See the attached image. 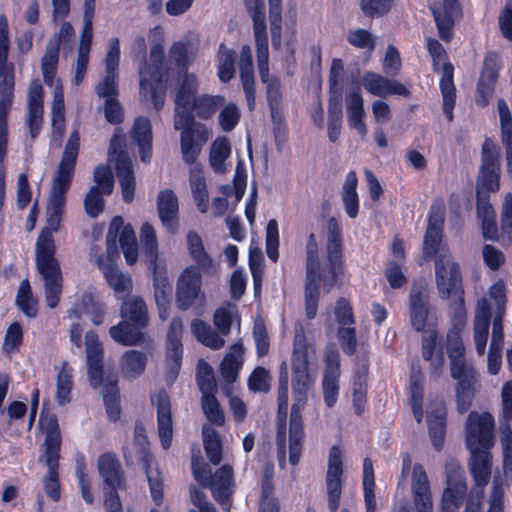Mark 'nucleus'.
<instances>
[{
  "label": "nucleus",
  "instance_id": "a18cd8bd",
  "mask_svg": "<svg viewBox=\"0 0 512 512\" xmlns=\"http://www.w3.org/2000/svg\"><path fill=\"white\" fill-rule=\"evenodd\" d=\"M189 184L198 209L202 213H205L209 207V197L206 180L201 165H194L190 167Z\"/></svg>",
  "mask_w": 512,
  "mask_h": 512
},
{
  "label": "nucleus",
  "instance_id": "1a4fd4ad",
  "mask_svg": "<svg viewBox=\"0 0 512 512\" xmlns=\"http://www.w3.org/2000/svg\"><path fill=\"white\" fill-rule=\"evenodd\" d=\"M494 419L487 412H470L465 424L466 445L469 451L490 450L494 445Z\"/></svg>",
  "mask_w": 512,
  "mask_h": 512
},
{
  "label": "nucleus",
  "instance_id": "aec40b11",
  "mask_svg": "<svg viewBox=\"0 0 512 512\" xmlns=\"http://www.w3.org/2000/svg\"><path fill=\"white\" fill-rule=\"evenodd\" d=\"M340 377V354L335 347H330L325 354V369L322 390L325 404L331 408L338 399Z\"/></svg>",
  "mask_w": 512,
  "mask_h": 512
},
{
  "label": "nucleus",
  "instance_id": "774afa93",
  "mask_svg": "<svg viewBox=\"0 0 512 512\" xmlns=\"http://www.w3.org/2000/svg\"><path fill=\"white\" fill-rule=\"evenodd\" d=\"M238 318V308L235 304L227 303L219 307L213 316L214 325L222 336L230 333L232 322Z\"/></svg>",
  "mask_w": 512,
  "mask_h": 512
},
{
  "label": "nucleus",
  "instance_id": "de8ad7c7",
  "mask_svg": "<svg viewBox=\"0 0 512 512\" xmlns=\"http://www.w3.org/2000/svg\"><path fill=\"white\" fill-rule=\"evenodd\" d=\"M348 123L362 137L367 135V127L364 123V100L358 92L350 93L346 98Z\"/></svg>",
  "mask_w": 512,
  "mask_h": 512
},
{
  "label": "nucleus",
  "instance_id": "0e129e2a",
  "mask_svg": "<svg viewBox=\"0 0 512 512\" xmlns=\"http://www.w3.org/2000/svg\"><path fill=\"white\" fill-rule=\"evenodd\" d=\"M273 470L272 464L268 463L264 467L263 478L261 484V503L259 512H274L277 511V504L273 495Z\"/></svg>",
  "mask_w": 512,
  "mask_h": 512
},
{
  "label": "nucleus",
  "instance_id": "13d9d810",
  "mask_svg": "<svg viewBox=\"0 0 512 512\" xmlns=\"http://www.w3.org/2000/svg\"><path fill=\"white\" fill-rule=\"evenodd\" d=\"M59 51L56 43H47L45 53L41 59V71L47 86L55 85V76L59 62Z\"/></svg>",
  "mask_w": 512,
  "mask_h": 512
},
{
  "label": "nucleus",
  "instance_id": "8fccbe9b",
  "mask_svg": "<svg viewBox=\"0 0 512 512\" xmlns=\"http://www.w3.org/2000/svg\"><path fill=\"white\" fill-rule=\"evenodd\" d=\"M191 331L200 343L213 350H218L225 344L223 336L203 320L195 319L192 321Z\"/></svg>",
  "mask_w": 512,
  "mask_h": 512
},
{
  "label": "nucleus",
  "instance_id": "338daca9",
  "mask_svg": "<svg viewBox=\"0 0 512 512\" xmlns=\"http://www.w3.org/2000/svg\"><path fill=\"white\" fill-rule=\"evenodd\" d=\"M217 75L221 82H229L235 73V53L233 50L228 49L225 44H220L217 53Z\"/></svg>",
  "mask_w": 512,
  "mask_h": 512
},
{
  "label": "nucleus",
  "instance_id": "cd10ccee",
  "mask_svg": "<svg viewBox=\"0 0 512 512\" xmlns=\"http://www.w3.org/2000/svg\"><path fill=\"white\" fill-rule=\"evenodd\" d=\"M456 380V404L457 411L461 414L467 412L475 397V389L479 382V374L475 368L460 371L457 376H451Z\"/></svg>",
  "mask_w": 512,
  "mask_h": 512
},
{
  "label": "nucleus",
  "instance_id": "a211bd4d",
  "mask_svg": "<svg viewBox=\"0 0 512 512\" xmlns=\"http://www.w3.org/2000/svg\"><path fill=\"white\" fill-rule=\"evenodd\" d=\"M176 299L179 308L182 310L188 309L195 301L203 304L201 274L197 267L189 266L180 275L177 282Z\"/></svg>",
  "mask_w": 512,
  "mask_h": 512
},
{
  "label": "nucleus",
  "instance_id": "c9c22d12",
  "mask_svg": "<svg viewBox=\"0 0 512 512\" xmlns=\"http://www.w3.org/2000/svg\"><path fill=\"white\" fill-rule=\"evenodd\" d=\"M157 210L163 226L170 233L177 231L178 199L175 193L166 189L159 193L157 198Z\"/></svg>",
  "mask_w": 512,
  "mask_h": 512
},
{
  "label": "nucleus",
  "instance_id": "49530a36",
  "mask_svg": "<svg viewBox=\"0 0 512 512\" xmlns=\"http://www.w3.org/2000/svg\"><path fill=\"white\" fill-rule=\"evenodd\" d=\"M120 229V245L137 243L132 226L130 224L124 225V221L120 216L114 217L107 233V252L110 255L116 253V237Z\"/></svg>",
  "mask_w": 512,
  "mask_h": 512
},
{
  "label": "nucleus",
  "instance_id": "c85d7f7f",
  "mask_svg": "<svg viewBox=\"0 0 512 512\" xmlns=\"http://www.w3.org/2000/svg\"><path fill=\"white\" fill-rule=\"evenodd\" d=\"M157 410L158 434L161 445L169 449L172 443L173 422L171 413V402L168 394L161 390L152 398Z\"/></svg>",
  "mask_w": 512,
  "mask_h": 512
},
{
  "label": "nucleus",
  "instance_id": "f8f14e48",
  "mask_svg": "<svg viewBox=\"0 0 512 512\" xmlns=\"http://www.w3.org/2000/svg\"><path fill=\"white\" fill-rule=\"evenodd\" d=\"M435 281L439 296L449 299L464 294L459 265L452 256L441 255L435 260Z\"/></svg>",
  "mask_w": 512,
  "mask_h": 512
},
{
  "label": "nucleus",
  "instance_id": "473e14b6",
  "mask_svg": "<svg viewBox=\"0 0 512 512\" xmlns=\"http://www.w3.org/2000/svg\"><path fill=\"white\" fill-rule=\"evenodd\" d=\"M498 77L497 56L489 54L484 59V67L477 83L478 105L484 107L488 104L494 92V85Z\"/></svg>",
  "mask_w": 512,
  "mask_h": 512
},
{
  "label": "nucleus",
  "instance_id": "20e7f679",
  "mask_svg": "<svg viewBox=\"0 0 512 512\" xmlns=\"http://www.w3.org/2000/svg\"><path fill=\"white\" fill-rule=\"evenodd\" d=\"M192 472L195 480L203 487L211 489L215 500L229 512L231 497L234 492L233 469L230 465H223L212 475L211 470L200 459L192 457Z\"/></svg>",
  "mask_w": 512,
  "mask_h": 512
},
{
  "label": "nucleus",
  "instance_id": "37998d69",
  "mask_svg": "<svg viewBox=\"0 0 512 512\" xmlns=\"http://www.w3.org/2000/svg\"><path fill=\"white\" fill-rule=\"evenodd\" d=\"M470 472L477 486L484 487L489 482L492 469L490 450L470 451Z\"/></svg>",
  "mask_w": 512,
  "mask_h": 512
},
{
  "label": "nucleus",
  "instance_id": "603ef678",
  "mask_svg": "<svg viewBox=\"0 0 512 512\" xmlns=\"http://www.w3.org/2000/svg\"><path fill=\"white\" fill-rule=\"evenodd\" d=\"M123 321H130L140 326H147L148 313L147 307L143 299L139 297H131L125 300L120 309Z\"/></svg>",
  "mask_w": 512,
  "mask_h": 512
},
{
  "label": "nucleus",
  "instance_id": "0eeeda50",
  "mask_svg": "<svg viewBox=\"0 0 512 512\" xmlns=\"http://www.w3.org/2000/svg\"><path fill=\"white\" fill-rule=\"evenodd\" d=\"M125 147L126 138L121 131L117 130L110 141L109 155L116 164V174L121 185L123 200L129 203L134 198L135 176Z\"/></svg>",
  "mask_w": 512,
  "mask_h": 512
},
{
  "label": "nucleus",
  "instance_id": "4c0bfd02",
  "mask_svg": "<svg viewBox=\"0 0 512 512\" xmlns=\"http://www.w3.org/2000/svg\"><path fill=\"white\" fill-rule=\"evenodd\" d=\"M447 410L443 402L430 407L427 415L430 438L435 449L440 450L444 443Z\"/></svg>",
  "mask_w": 512,
  "mask_h": 512
},
{
  "label": "nucleus",
  "instance_id": "4468645a",
  "mask_svg": "<svg viewBox=\"0 0 512 512\" xmlns=\"http://www.w3.org/2000/svg\"><path fill=\"white\" fill-rule=\"evenodd\" d=\"M447 487L442 496V512H455L463 502L466 493L464 471L459 463L450 460L445 465Z\"/></svg>",
  "mask_w": 512,
  "mask_h": 512
},
{
  "label": "nucleus",
  "instance_id": "79ce46f5",
  "mask_svg": "<svg viewBox=\"0 0 512 512\" xmlns=\"http://www.w3.org/2000/svg\"><path fill=\"white\" fill-rule=\"evenodd\" d=\"M182 332L183 325L179 318H173L167 335V360L172 365V372L176 374L182 359Z\"/></svg>",
  "mask_w": 512,
  "mask_h": 512
},
{
  "label": "nucleus",
  "instance_id": "9d476101",
  "mask_svg": "<svg viewBox=\"0 0 512 512\" xmlns=\"http://www.w3.org/2000/svg\"><path fill=\"white\" fill-rule=\"evenodd\" d=\"M96 0H84L83 4V26L80 33L77 49V60L74 69V84L82 83L89 62L93 40V20L95 16Z\"/></svg>",
  "mask_w": 512,
  "mask_h": 512
},
{
  "label": "nucleus",
  "instance_id": "a878e982",
  "mask_svg": "<svg viewBox=\"0 0 512 512\" xmlns=\"http://www.w3.org/2000/svg\"><path fill=\"white\" fill-rule=\"evenodd\" d=\"M86 358L90 384L98 387L103 382V347L94 331L85 335Z\"/></svg>",
  "mask_w": 512,
  "mask_h": 512
},
{
  "label": "nucleus",
  "instance_id": "72a5a7b5",
  "mask_svg": "<svg viewBox=\"0 0 512 512\" xmlns=\"http://www.w3.org/2000/svg\"><path fill=\"white\" fill-rule=\"evenodd\" d=\"M491 316V306L488 300L480 299L477 302L474 318V342L479 355H483L486 349Z\"/></svg>",
  "mask_w": 512,
  "mask_h": 512
},
{
  "label": "nucleus",
  "instance_id": "052dcab7",
  "mask_svg": "<svg viewBox=\"0 0 512 512\" xmlns=\"http://www.w3.org/2000/svg\"><path fill=\"white\" fill-rule=\"evenodd\" d=\"M186 240L189 254L198 267L204 271L212 268L213 261L206 252L201 237L195 231H189Z\"/></svg>",
  "mask_w": 512,
  "mask_h": 512
},
{
  "label": "nucleus",
  "instance_id": "c756f323",
  "mask_svg": "<svg viewBox=\"0 0 512 512\" xmlns=\"http://www.w3.org/2000/svg\"><path fill=\"white\" fill-rule=\"evenodd\" d=\"M28 115L26 124L32 139L40 133L43 124V88L39 80H33L28 88Z\"/></svg>",
  "mask_w": 512,
  "mask_h": 512
},
{
  "label": "nucleus",
  "instance_id": "9b49d317",
  "mask_svg": "<svg viewBox=\"0 0 512 512\" xmlns=\"http://www.w3.org/2000/svg\"><path fill=\"white\" fill-rule=\"evenodd\" d=\"M499 152L491 140H485L482 146V165L477 178V196L488 197L499 189Z\"/></svg>",
  "mask_w": 512,
  "mask_h": 512
},
{
  "label": "nucleus",
  "instance_id": "58836bf2",
  "mask_svg": "<svg viewBox=\"0 0 512 512\" xmlns=\"http://www.w3.org/2000/svg\"><path fill=\"white\" fill-rule=\"evenodd\" d=\"M98 470L104 483L111 488L110 491H116L124 483L121 464L112 453H104L98 459Z\"/></svg>",
  "mask_w": 512,
  "mask_h": 512
},
{
  "label": "nucleus",
  "instance_id": "e433bc0d",
  "mask_svg": "<svg viewBox=\"0 0 512 512\" xmlns=\"http://www.w3.org/2000/svg\"><path fill=\"white\" fill-rule=\"evenodd\" d=\"M131 137L139 148L141 161L149 163L152 158V126L147 117L135 119Z\"/></svg>",
  "mask_w": 512,
  "mask_h": 512
},
{
  "label": "nucleus",
  "instance_id": "b1692460",
  "mask_svg": "<svg viewBox=\"0 0 512 512\" xmlns=\"http://www.w3.org/2000/svg\"><path fill=\"white\" fill-rule=\"evenodd\" d=\"M438 34L441 40L448 42L453 37L454 19L460 14L457 0H442L441 4L430 5Z\"/></svg>",
  "mask_w": 512,
  "mask_h": 512
},
{
  "label": "nucleus",
  "instance_id": "ddd939ff",
  "mask_svg": "<svg viewBox=\"0 0 512 512\" xmlns=\"http://www.w3.org/2000/svg\"><path fill=\"white\" fill-rule=\"evenodd\" d=\"M95 185L90 188L84 199L86 213L96 218L104 208V196L113 191V175L107 166H98L94 170Z\"/></svg>",
  "mask_w": 512,
  "mask_h": 512
},
{
  "label": "nucleus",
  "instance_id": "f3484780",
  "mask_svg": "<svg viewBox=\"0 0 512 512\" xmlns=\"http://www.w3.org/2000/svg\"><path fill=\"white\" fill-rule=\"evenodd\" d=\"M421 355L428 363V375L431 381H438L445 371V357L438 332L430 329L424 332L421 340Z\"/></svg>",
  "mask_w": 512,
  "mask_h": 512
},
{
  "label": "nucleus",
  "instance_id": "412c9836",
  "mask_svg": "<svg viewBox=\"0 0 512 512\" xmlns=\"http://www.w3.org/2000/svg\"><path fill=\"white\" fill-rule=\"evenodd\" d=\"M409 311L412 327L423 331L429 314V288L425 281L413 283L409 294Z\"/></svg>",
  "mask_w": 512,
  "mask_h": 512
},
{
  "label": "nucleus",
  "instance_id": "39448f33",
  "mask_svg": "<svg viewBox=\"0 0 512 512\" xmlns=\"http://www.w3.org/2000/svg\"><path fill=\"white\" fill-rule=\"evenodd\" d=\"M305 311L308 319H313L317 314L320 284L326 282L321 272L319 259V247L316 235L310 233L305 246Z\"/></svg>",
  "mask_w": 512,
  "mask_h": 512
},
{
  "label": "nucleus",
  "instance_id": "c03bdc74",
  "mask_svg": "<svg viewBox=\"0 0 512 512\" xmlns=\"http://www.w3.org/2000/svg\"><path fill=\"white\" fill-rule=\"evenodd\" d=\"M148 355L139 350H128L120 359V370L124 378L133 380L140 377L146 369Z\"/></svg>",
  "mask_w": 512,
  "mask_h": 512
},
{
  "label": "nucleus",
  "instance_id": "5701e85b",
  "mask_svg": "<svg viewBox=\"0 0 512 512\" xmlns=\"http://www.w3.org/2000/svg\"><path fill=\"white\" fill-rule=\"evenodd\" d=\"M14 66L0 67V139H8L7 115L14 98Z\"/></svg>",
  "mask_w": 512,
  "mask_h": 512
},
{
  "label": "nucleus",
  "instance_id": "3c124183",
  "mask_svg": "<svg viewBox=\"0 0 512 512\" xmlns=\"http://www.w3.org/2000/svg\"><path fill=\"white\" fill-rule=\"evenodd\" d=\"M100 268L103 271L106 281L113 289L117 298H123L126 294L131 292L133 285L129 275L124 274L122 271L112 265H100Z\"/></svg>",
  "mask_w": 512,
  "mask_h": 512
},
{
  "label": "nucleus",
  "instance_id": "4d7b16f0",
  "mask_svg": "<svg viewBox=\"0 0 512 512\" xmlns=\"http://www.w3.org/2000/svg\"><path fill=\"white\" fill-rule=\"evenodd\" d=\"M231 154V146L226 138H217L211 145L209 164L215 173L223 174L227 171L225 161Z\"/></svg>",
  "mask_w": 512,
  "mask_h": 512
},
{
  "label": "nucleus",
  "instance_id": "f257e3e1",
  "mask_svg": "<svg viewBox=\"0 0 512 512\" xmlns=\"http://www.w3.org/2000/svg\"><path fill=\"white\" fill-rule=\"evenodd\" d=\"M80 147L78 130L70 133L66 142L57 172L52 180V187L46 207V222L35 244L36 266L44 280V292L47 305L54 309L60 302L62 294V272L55 258L56 246L53 237L61 227L62 216L76 165Z\"/></svg>",
  "mask_w": 512,
  "mask_h": 512
},
{
  "label": "nucleus",
  "instance_id": "2f4dec72",
  "mask_svg": "<svg viewBox=\"0 0 512 512\" xmlns=\"http://www.w3.org/2000/svg\"><path fill=\"white\" fill-rule=\"evenodd\" d=\"M70 318L80 319L83 314L90 316L94 325H100L104 322L106 314V305L100 301L93 290L85 291L80 302L68 311Z\"/></svg>",
  "mask_w": 512,
  "mask_h": 512
},
{
  "label": "nucleus",
  "instance_id": "09e8293b",
  "mask_svg": "<svg viewBox=\"0 0 512 512\" xmlns=\"http://www.w3.org/2000/svg\"><path fill=\"white\" fill-rule=\"evenodd\" d=\"M244 347L241 342L231 346V351L227 353L221 362V376L227 383H233L238 378L239 371L243 365Z\"/></svg>",
  "mask_w": 512,
  "mask_h": 512
},
{
  "label": "nucleus",
  "instance_id": "4be33fe9",
  "mask_svg": "<svg viewBox=\"0 0 512 512\" xmlns=\"http://www.w3.org/2000/svg\"><path fill=\"white\" fill-rule=\"evenodd\" d=\"M411 493L417 512H433L430 482L421 464H415L413 466L411 474Z\"/></svg>",
  "mask_w": 512,
  "mask_h": 512
},
{
  "label": "nucleus",
  "instance_id": "5fc2aeb1",
  "mask_svg": "<svg viewBox=\"0 0 512 512\" xmlns=\"http://www.w3.org/2000/svg\"><path fill=\"white\" fill-rule=\"evenodd\" d=\"M342 128V95H330L328 103V138L331 142L339 139Z\"/></svg>",
  "mask_w": 512,
  "mask_h": 512
},
{
  "label": "nucleus",
  "instance_id": "7ed1b4c3",
  "mask_svg": "<svg viewBox=\"0 0 512 512\" xmlns=\"http://www.w3.org/2000/svg\"><path fill=\"white\" fill-rule=\"evenodd\" d=\"M311 346L305 336L297 334L294 339L292 355V394L294 403L291 407L289 423V462L295 466L299 463L303 442L304 430L301 411L307 401V394L313 384V378L309 373V351Z\"/></svg>",
  "mask_w": 512,
  "mask_h": 512
},
{
  "label": "nucleus",
  "instance_id": "7c9ffc66",
  "mask_svg": "<svg viewBox=\"0 0 512 512\" xmlns=\"http://www.w3.org/2000/svg\"><path fill=\"white\" fill-rule=\"evenodd\" d=\"M461 331L449 329L446 335V350L451 376H457L460 371L474 368L473 363L466 358L465 346L460 336Z\"/></svg>",
  "mask_w": 512,
  "mask_h": 512
},
{
  "label": "nucleus",
  "instance_id": "a19ab883",
  "mask_svg": "<svg viewBox=\"0 0 512 512\" xmlns=\"http://www.w3.org/2000/svg\"><path fill=\"white\" fill-rule=\"evenodd\" d=\"M39 423L45 433L44 457L60 456L61 433L57 417L54 414H41Z\"/></svg>",
  "mask_w": 512,
  "mask_h": 512
},
{
  "label": "nucleus",
  "instance_id": "dca6fc26",
  "mask_svg": "<svg viewBox=\"0 0 512 512\" xmlns=\"http://www.w3.org/2000/svg\"><path fill=\"white\" fill-rule=\"evenodd\" d=\"M325 484L328 507L335 512L339 508L343 484L342 451L337 446H333L329 452Z\"/></svg>",
  "mask_w": 512,
  "mask_h": 512
},
{
  "label": "nucleus",
  "instance_id": "6e6d98bb",
  "mask_svg": "<svg viewBox=\"0 0 512 512\" xmlns=\"http://www.w3.org/2000/svg\"><path fill=\"white\" fill-rule=\"evenodd\" d=\"M155 301L158 307L159 317L165 321L169 316L171 285L168 278L161 273L154 275Z\"/></svg>",
  "mask_w": 512,
  "mask_h": 512
},
{
  "label": "nucleus",
  "instance_id": "69168bd1",
  "mask_svg": "<svg viewBox=\"0 0 512 512\" xmlns=\"http://www.w3.org/2000/svg\"><path fill=\"white\" fill-rule=\"evenodd\" d=\"M224 102L225 98L223 96L203 94L194 99L192 107L199 118L209 119Z\"/></svg>",
  "mask_w": 512,
  "mask_h": 512
},
{
  "label": "nucleus",
  "instance_id": "423d86ee",
  "mask_svg": "<svg viewBox=\"0 0 512 512\" xmlns=\"http://www.w3.org/2000/svg\"><path fill=\"white\" fill-rule=\"evenodd\" d=\"M427 50L432 57L434 71L440 70L441 67V79H440V90L443 99V112L446 115L448 121L453 120V109L456 101V88L453 81L454 68L450 62H446L447 53L440 42L433 38H427L426 40Z\"/></svg>",
  "mask_w": 512,
  "mask_h": 512
},
{
  "label": "nucleus",
  "instance_id": "680f3d73",
  "mask_svg": "<svg viewBox=\"0 0 512 512\" xmlns=\"http://www.w3.org/2000/svg\"><path fill=\"white\" fill-rule=\"evenodd\" d=\"M73 388L72 368L68 362L61 363L56 379V400L59 405H65L71 401Z\"/></svg>",
  "mask_w": 512,
  "mask_h": 512
},
{
  "label": "nucleus",
  "instance_id": "6e6552de",
  "mask_svg": "<svg viewBox=\"0 0 512 512\" xmlns=\"http://www.w3.org/2000/svg\"><path fill=\"white\" fill-rule=\"evenodd\" d=\"M445 206L442 201L432 204L428 216V226L423 240V256L427 259L451 256L447 244L443 242Z\"/></svg>",
  "mask_w": 512,
  "mask_h": 512
},
{
  "label": "nucleus",
  "instance_id": "f03ea898",
  "mask_svg": "<svg viewBox=\"0 0 512 512\" xmlns=\"http://www.w3.org/2000/svg\"><path fill=\"white\" fill-rule=\"evenodd\" d=\"M150 35H153L156 41L150 49L149 62L141 63L138 69L140 96L144 100H151L155 109L160 110L165 102L170 64L181 71L187 70L193 51L189 41L174 42L169 48V60L166 61L163 29L156 26L150 30Z\"/></svg>",
  "mask_w": 512,
  "mask_h": 512
},
{
  "label": "nucleus",
  "instance_id": "6ab92c4d",
  "mask_svg": "<svg viewBox=\"0 0 512 512\" xmlns=\"http://www.w3.org/2000/svg\"><path fill=\"white\" fill-rule=\"evenodd\" d=\"M257 63L261 81L266 85L267 100L272 113L276 112L282 103V92L280 80L269 75L268 44L263 38L258 40Z\"/></svg>",
  "mask_w": 512,
  "mask_h": 512
},
{
  "label": "nucleus",
  "instance_id": "393cba45",
  "mask_svg": "<svg viewBox=\"0 0 512 512\" xmlns=\"http://www.w3.org/2000/svg\"><path fill=\"white\" fill-rule=\"evenodd\" d=\"M208 139L209 131L206 126H196L193 129L181 132V154L186 164L190 165V167L200 165L197 162V158Z\"/></svg>",
  "mask_w": 512,
  "mask_h": 512
},
{
  "label": "nucleus",
  "instance_id": "2eb2a0df",
  "mask_svg": "<svg viewBox=\"0 0 512 512\" xmlns=\"http://www.w3.org/2000/svg\"><path fill=\"white\" fill-rule=\"evenodd\" d=\"M120 61V40L113 37L109 40L108 51L105 57V76L96 87V93L105 100L118 97Z\"/></svg>",
  "mask_w": 512,
  "mask_h": 512
},
{
  "label": "nucleus",
  "instance_id": "e2e57ef3",
  "mask_svg": "<svg viewBox=\"0 0 512 512\" xmlns=\"http://www.w3.org/2000/svg\"><path fill=\"white\" fill-rule=\"evenodd\" d=\"M244 1H245L247 9L251 13L252 19H253L256 47H258V40L260 41L262 38H263L265 44H268L263 0H244Z\"/></svg>",
  "mask_w": 512,
  "mask_h": 512
},
{
  "label": "nucleus",
  "instance_id": "864d4df0",
  "mask_svg": "<svg viewBox=\"0 0 512 512\" xmlns=\"http://www.w3.org/2000/svg\"><path fill=\"white\" fill-rule=\"evenodd\" d=\"M53 103H52V126L53 135L59 138L65 130V104L64 92L61 81L58 79L53 85Z\"/></svg>",
  "mask_w": 512,
  "mask_h": 512
},
{
  "label": "nucleus",
  "instance_id": "bb28decb",
  "mask_svg": "<svg viewBox=\"0 0 512 512\" xmlns=\"http://www.w3.org/2000/svg\"><path fill=\"white\" fill-rule=\"evenodd\" d=\"M361 84L367 92L374 96L399 95L406 97L410 94V91L401 82L374 72H366L362 76Z\"/></svg>",
  "mask_w": 512,
  "mask_h": 512
},
{
  "label": "nucleus",
  "instance_id": "ea45409f",
  "mask_svg": "<svg viewBox=\"0 0 512 512\" xmlns=\"http://www.w3.org/2000/svg\"><path fill=\"white\" fill-rule=\"evenodd\" d=\"M144 327L130 321H121L110 328L109 334L118 344L136 346L145 341V334L142 332Z\"/></svg>",
  "mask_w": 512,
  "mask_h": 512
},
{
  "label": "nucleus",
  "instance_id": "bf43d9fd",
  "mask_svg": "<svg viewBox=\"0 0 512 512\" xmlns=\"http://www.w3.org/2000/svg\"><path fill=\"white\" fill-rule=\"evenodd\" d=\"M203 444L206 455L210 462L218 465L222 459V443L218 432L211 424H204L202 427Z\"/></svg>",
  "mask_w": 512,
  "mask_h": 512
},
{
  "label": "nucleus",
  "instance_id": "f704fd0d",
  "mask_svg": "<svg viewBox=\"0 0 512 512\" xmlns=\"http://www.w3.org/2000/svg\"><path fill=\"white\" fill-rule=\"evenodd\" d=\"M240 79L242 82L243 91L247 100V105L250 111L255 108V78L253 70L252 52L251 48L244 45L240 51L239 60Z\"/></svg>",
  "mask_w": 512,
  "mask_h": 512
}]
</instances>
